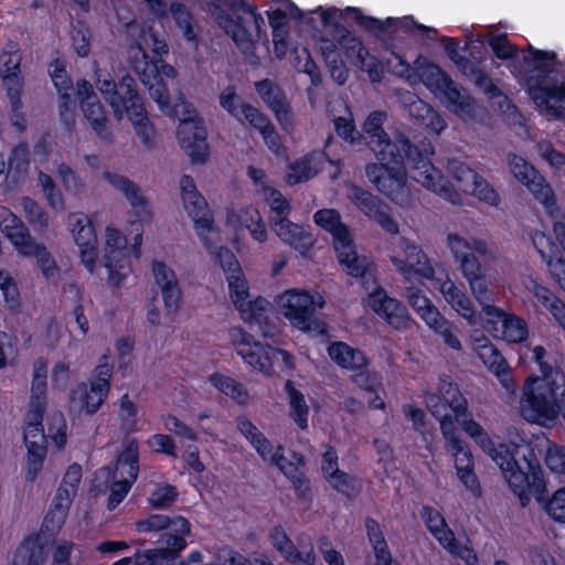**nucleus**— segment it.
<instances>
[{"label":"nucleus","instance_id":"49","mask_svg":"<svg viewBox=\"0 0 565 565\" xmlns=\"http://www.w3.org/2000/svg\"><path fill=\"white\" fill-rule=\"evenodd\" d=\"M461 74L469 78L489 98L501 96V89L492 82L490 75L478 65V62L472 61L470 66L465 68Z\"/></svg>","mask_w":565,"mask_h":565},{"label":"nucleus","instance_id":"39","mask_svg":"<svg viewBox=\"0 0 565 565\" xmlns=\"http://www.w3.org/2000/svg\"><path fill=\"white\" fill-rule=\"evenodd\" d=\"M248 111H252V114H254L250 115L252 117H254V120L248 126L259 131L264 139V142L274 154H285L287 151L286 147L269 117L263 114L260 110H254L252 108H248Z\"/></svg>","mask_w":565,"mask_h":565},{"label":"nucleus","instance_id":"22","mask_svg":"<svg viewBox=\"0 0 565 565\" xmlns=\"http://www.w3.org/2000/svg\"><path fill=\"white\" fill-rule=\"evenodd\" d=\"M67 220L74 241L79 248L82 263L88 271L93 273L98 257V238L94 224L84 213H71Z\"/></svg>","mask_w":565,"mask_h":565},{"label":"nucleus","instance_id":"5","mask_svg":"<svg viewBox=\"0 0 565 565\" xmlns=\"http://www.w3.org/2000/svg\"><path fill=\"white\" fill-rule=\"evenodd\" d=\"M313 222L332 236L333 248L342 270L360 281L367 290L376 284V267L366 256L358 255L351 231L335 209H321L313 214Z\"/></svg>","mask_w":565,"mask_h":565},{"label":"nucleus","instance_id":"16","mask_svg":"<svg viewBox=\"0 0 565 565\" xmlns=\"http://www.w3.org/2000/svg\"><path fill=\"white\" fill-rule=\"evenodd\" d=\"M177 76L175 68L162 60L146 63L140 79L148 88L150 97L158 104L161 111L171 116L177 115V109L170 105L169 81Z\"/></svg>","mask_w":565,"mask_h":565},{"label":"nucleus","instance_id":"23","mask_svg":"<svg viewBox=\"0 0 565 565\" xmlns=\"http://www.w3.org/2000/svg\"><path fill=\"white\" fill-rule=\"evenodd\" d=\"M285 317L292 327L310 331L315 322L316 303L313 297L305 290L291 289L281 297Z\"/></svg>","mask_w":565,"mask_h":565},{"label":"nucleus","instance_id":"19","mask_svg":"<svg viewBox=\"0 0 565 565\" xmlns=\"http://www.w3.org/2000/svg\"><path fill=\"white\" fill-rule=\"evenodd\" d=\"M510 170L514 178L525 185L534 199L552 212L556 207V196L545 178L524 158L513 154L510 160Z\"/></svg>","mask_w":565,"mask_h":565},{"label":"nucleus","instance_id":"50","mask_svg":"<svg viewBox=\"0 0 565 565\" xmlns=\"http://www.w3.org/2000/svg\"><path fill=\"white\" fill-rule=\"evenodd\" d=\"M544 484L546 486L545 476L543 475ZM546 488L543 490L540 500L535 498L539 503L544 504V510L547 515L557 523H565V488L557 489L550 499H546Z\"/></svg>","mask_w":565,"mask_h":565},{"label":"nucleus","instance_id":"3","mask_svg":"<svg viewBox=\"0 0 565 565\" xmlns=\"http://www.w3.org/2000/svg\"><path fill=\"white\" fill-rule=\"evenodd\" d=\"M96 86L106 103L113 108L116 119L124 116L131 122L135 134L147 149L156 143V129L145 108L134 77L126 74L116 82L111 74L105 71L96 72Z\"/></svg>","mask_w":565,"mask_h":565},{"label":"nucleus","instance_id":"11","mask_svg":"<svg viewBox=\"0 0 565 565\" xmlns=\"http://www.w3.org/2000/svg\"><path fill=\"white\" fill-rule=\"evenodd\" d=\"M426 407L431 415L439 420L440 430L455 429V419L467 417L468 402L461 393L459 385L450 381L449 376H440L437 393H426L424 396Z\"/></svg>","mask_w":565,"mask_h":565},{"label":"nucleus","instance_id":"13","mask_svg":"<svg viewBox=\"0 0 565 565\" xmlns=\"http://www.w3.org/2000/svg\"><path fill=\"white\" fill-rule=\"evenodd\" d=\"M181 196L184 210L194 223V228L203 245L210 250L213 247L207 233L215 231L214 216L205 198L198 191L191 175L183 174L180 179Z\"/></svg>","mask_w":565,"mask_h":565},{"label":"nucleus","instance_id":"36","mask_svg":"<svg viewBox=\"0 0 565 565\" xmlns=\"http://www.w3.org/2000/svg\"><path fill=\"white\" fill-rule=\"evenodd\" d=\"M419 514L428 532L441 547L444 544L449 546L452 544L455 533L439 510L425 504L422 507Z\"/></svg>","mask_w":565,"mask_h":565},{"label":"nucleus","instance_id":"38","mask_svg":"<svg viewBox=\"0 0 565 565\" xmlns=\"http://www.w3.org/2000/svg\"><path fill=\"white\" fill-rule=\"evenodd\" d=\"M45 558V546L39 534L25 536L17 547L12 565H42Z\"/></svg>","mask_w":565,"mask_h":565},{"label":"nucleus","instance_id":"64","mask_svg":"<svg viewBox=\"0 0 565 565\" xmlns=\"http://www.w3.org/2000/svg\"><path fill=\"white\" fill-rule=\"evenodd\" d=\"M105 267L108 270V282L114 287H119L127 278L131 263L128 257L105 259Z\"/></svg>","mask_w":565,"mask_h":565},{"label":"nucleus","instance_id":"62","mask_svg":"<svg viewBox=\"0 0 565 565\" xmlns=\"http://www.w3.org/2000/svg\"><path fill=\"white\" fill-rule=\"evenodd\" d=\"M488 45L498 60L509 61L518 56L519 49L511 43L507 33L492 35L488 41Z\"/></svg>","mask_w":565,"mask_h":565},{"label":"nucleus","instance_id":"46","mask_svg":"<svg viewBox=\"0 0 565 565\" xmlns=\"http://www.w3.org/2000/svg\"><path fill=\"white\" fill-rule=\"evenodd\" d=\"M523 61L539 73L536 76H544V81H548V76L555 72L557 54L554 51L539 50L530 44Z\"/></svg>","mask_w":565,"mask_h":565},{"label":"nucleus","instance_id":"59","mask_svg":"<svg viewBox=\"0 0 565 565\" xmlns=\"http://www.w3.org/2000/svg\"><path fill=\"white\" fill-rule=\"evenodd\" d=\"M343 41L342 51L348 60H350L354 65L364 68L366 57L369 56L367 49L363 45L362 41L352 35L349 31L347 38L340 39Z\"/></svg>","mask_w":565,"mask_h":565},{"label":"nucleus","instance_id":"45","mask_svg":"<svg viewBox=\"0 0 565 565\" xmlns=\"http://www.w3.org/2000/svg\"><path fill=\"white\" fill-rule=\"evenodd\" d=\"M209 382L222 394L228 396L238 405H246L249 393L245 385L237 380L215 372L209 376Z\"/></svg>","mask_w":565,"mask_h":565},{"label":"nucleus","instance_id":"35","mask_svg":"<svg viewBox=\"0 0 565 565\" xmlns=\"http://www.w3.org/2000/svg\"><path fill=\"white\" fill-rule=\"evenodd\" d=\"M85 119L89 122L97 137L105 143L114 142V134L104 106L98 98L93 102L85 100L81 106Z\"/></svg>","mask_w":565,"mask_h":565},{"label":"nucleus","instance_id":"43","mask_svg":"<svg viewBox=\"0 0 565 565\" xmlns=\"http://www.w3.org/2000/svg\"><path fill=\"white\" fill-rule=\"evenodd\" d=\"M284 391L289 399V417L300 430H307L310 409L305 395L295 386L291 380L286 381Z\"/></svg>","mask_w":565,"mask_h":565},{"label":"nucleus","instance_id":"32","mask_svg":"<svg viewBox=\"0 0 565 565\" xmlns=\"http://www.w3.org/2000/svg\"><path fill=\"white\" fill-rule=\"evenodd\" d=\"M328 354L338 366L348 371H363L370 364V360L362 350L342 341L332 342L328 347Z\"/></svg>","mask_w":565,"mask_h":565},{"label":"nucleus","instance_id":"54","mask_svg":"<svg viewBox=\"0 0 565 565\" xmlns=\"http://www.w3.org/2000/svg\"><path fill=\"white\" fill-rule=\"evenodd\" d=\"M290 457L291 460H288L284 456V447L278 445L275 454L271 456V463L275 465L282 475L305 473L302 470L306 466L305 456L299 451L292 450Z\"/></svg>","mask_w":565,"mask_h":565},{"label":"nucleus","instance_id":"26","mask_svg":"<svg viewBox=\"0 0 565 565\" xmlns=\"http://www.w3.org/2000/svg\"><path fill=\"white\" fill-rule=\"evenodd\" d=\"M386 120V113L382 110L372 111L363 124V131L369 137V145L375 154H379V150L383 152L391 151L386 145H395L398 149L406 148L412 149L415 145L404 134L398 132L392 140L383 128Z\"/></svg>","mask_w":565,"mask_h":565},{"label":"nucleus","instance_id":"18","mask_svg":"<svg viewBox=\"0 0 565 565\" xmlns=\"http://www.w3.org/2000/svg\"><path fill=\"white\" fill-rule=\"evenodd\" d=\"M345 13L356 25L375 35L383 34L387 29L396 26L407 34L418 31L422 36L430 40H433V36H430L431 33L437 34L436 29L416 22L412 15H406L401 19L386 18L385 20H381L379 18L364 14L358 7H347Z\"/></svg>","mask_w":565,"mask_h":565},{"label":"nucleus","instance_id":"14","mask_svg":"<svg viewBox=\"0 0 565 565\" xmlns=\"http://www.w3.org/2000/svg\"><path fill=\"white\" fill-rule=\"evenodd\" d=\"M481 305V313L478 316L476 312V320L472 324H476L480 317L484 321L483 327L494 338L502 339L509 343H521L527 339L529 328L523 318L515 313L507 312L494 305Z\"/></svg>","mask_w":565,"mask_h":565},{"label":"nucleus","instance_id":"1","mask_svg":"<svg viewBox=\"0 0 565 565\" xmlns=\"http://www.w3.org/2000/svg\"><path fill=\"white\" fill-rule=\"evenodd\" d=\"M386 147L391 151L379 150V154H375L379 163H370L365 168L366 177L381 193L392 202L399 203L405 192L409 170L414 181L455 202L454 196L458 194L430 160L435 151L428 138L419 139L412 149L403 148L402 150L395 145H386Z\"/></svg>","mask_w":565,"mask_h":565},{"label":"nucleus","instance_id":"24","mask_svg":"<svg viewBox=\"0 0 565 565\" xmlns=\"http://www.w3.org/2000/svg\"><path fill=\"white\" fill-rule=\"evenodd\" d=\"M273 2L276 7H271L266 14L268 17L269 26L271 28L275 50H282L284 53L288 45L290 20H301L303 13L291 0H273Z\"/></svg>","mask_w":565,"mask_h":565},{"label":"nucleus","instance_id":"2","mask_svg":"<svg viewBox=\"0 0 565 565\" xmlns=\"http://www.w3.org/2000/svg\"><path fill=\"white\" fill-rule=\"evenodd\" d=\"M456 420L463 431L499 466L510 489L519 498L522 507L530 503L531 494L540 500L545 484L540 461L542 450L536 444L521 438L519 443L509 441L495 446L493 439L472 418L469 411L467 417H460Z\"/></svg>","mask_w":565,"mask_h":565},{"label":"nucleus","instance_id":"6","mask_svg":"<svg viewBox=\"0 0 565 565\" xmlns=\"http://www.w3.org/2000/svg\"><path fill=\"white\" fill-rule=\"evenodd\" d=\"M399 270L406 278H409L411 275H416L430 280L433 288L440 291L446 302L459 316L470 323L475 322L476 308L470 297L447 275H445V278L437 277L430 259L419 246L415 244L407 245L405 260L402 262Z\"/></svg>","mask_w":565,"mask_h":565},{"label":"nucleus","instance_id":"8","mask_svg":"<svg viewBox=\"0 0 565 565\" xmlns=\"http://www.w3.org/2000/svg\"><path fill=\"white\" fill-rule=\"evenodd\" d=\"M448 246L456 262L460 264V270L468 280L476 299L483 303L490 299V279L487 275V266L480 258L488 254V245L483 239L467 241L458 234L448 235Z\"/></svg>","mask_w":565,"mask_h":565},{"label":"nucleus","instance_id":"47","mask_svg":"<svg viewBox=\"0 0 565 565\" xmlns=\"http://www.w3.org/2000/svg\"><path fill=\"white\" fill-rule=\"evenodd\" d=\"M169 10L185 41L196 45L199 43L198 25L192 12L181 2H171Z\"/></svg>","mask_w":565,"mask_h":565},{"label":"nucleus","instance_id":"63","mask_svg":"<svg viewBox=\"0 0 565 565\" xmlns=\"http://www.w3.org/2000/svg\"><path fill=\"white\" fill-rule=\"evenodd\" d=\"M469 192L490 206L497 207L501 202L498 191L481 175H478V180L473 181Z\"/></svg>","mask_w":565,"mask_h":565},{"label":"nucleus","instance_id":"44","mask_svg":"<svg viewBox=\"0 0 565 565\" xmlns=\"http://www.w3.org/2000/svg\"><path fill=\"white\" fill-rule=\"evenodd\" d=\"M3 212L9 213L10 218L6 220L2 231L15 249L23 255L24 252L31 248L36 242L32 238L29 228L19 217L11 214L7 209H3Z\"/></svg>","mask_w":565,"mask_h":565},{"label":"nucleus","instance_id":"29","mask_svg":"<svg viewBox=\"0 0 565 565\" xmlns=\"http://www.w3.org/2000/svg\"><path fill=\"white\" fill-rule=\"evenodd\" d=\"M252 338L253 337L250 334L243 333L242 345L237 352L243 358L245 363L250 365L254 370H257L266 375H270L274 372V360L278 354L287 353L268 344L250 342Z\"/></svg>","mask_w":565,"mask_h":565},{"label":"nucleus","instance_id":"58","mask_svg":"<svg viewBox=\"0 0 565 565\" xmlns=\"http://www.w3.org/2000/svg\"><path fill=\"white\" fill-rule=\"evenodd\" d=\"M118 418L120 422V428L127 433H135L138 423V407L135 402L129 398V395L125 393L119 399V412Z\"/></svg>","mask_w":565,"mask_h":565},{"label":"nucleus","instance_id":"55","mask_svg":"<svg viewBox=\"0 0 565 565\" xmlns=\"http://www.w3.org/2000/svg\"><path fill=\"white\" fill-rule=\"evenodd\" d=\"M179 492L175 486L170 483H159L151 491L148 503L156 510H166L172 507L178 500Z\"/></svg>","mask_w":565,"mask_h":565},{"label":"nucleus","instance_id":"17","mask_svg":"<svg viewBox=\"0 0 565 565\" xmlns=\"http://www.w3.org/2000/svg\"><path fill=\"white\" fill-rule=\"evenodd\" d=\"M348 199L369 220L375 222L391 235L398 234L399 226L391 215L390 206L377 195L352 183L348 186Z\"/></svg>","mask_w":565,"mask_h":565},{"label":"nucleus","instance_id":"53","mask_svg":"<svg viewBox=\"0 0 565 565\" xmlns=\"http://www.w3.org/2000/svg\"><path fill=\"white\" fill-rule=\"evenodd\" d=\"M266 200L270 207L271 226H275L277 223H282L285 220H289L288 216L291 212L289 200L286 199L279 190L271 186L266 189Z\"/></svg>","mask_w":565,"mask_h":565},{"label":"nucleus","instance_id":"25","mask_svg":"<svg viewBox=\"0 0 565 565\" xmlns=\"http://www.w3.org/2000/svg\"><path fill=\"white\" fill-rule=\"evenodd\" d=\"M255 90L264 104L273 111L281 129L287 132L292 130V110L285 90L269 78L256 82Z\"/></svg>","mask_w":565,"mask_h":565},{"label":"nucleus","instance_id":"61","mask_svg":"<svg viewBox=\"0 0 565 565\" xmlns=\"http://www.w3.org/2000/svg\"><path fill=\"white\" fill-rule=\"evenodd\" d=\"M23 256H34L36 258L38 266L45 278L52 277L57 270L56 263L44 244L35 243L31 248L24 252Z\"/></svg>","mask_w":565,"mask_h":565},{"label":"nucleus","instance_id":"34","mask_svg":"<svg viewBox=\"0 0 565 565\" xmlns=\"http://www.w3.org/2000/svg\"><path fill=\"white\" fill-rule=\"evenodd\" d=\"M139 444L136 438L129 439L116 459L111 471L113 478L136 481L139 475Z\"/></svg>","mask_w":565,"mask_h":565},{"label":"nucleus","instance_id":"33","mask_svg":"<svg viewBox=\"0 0 565 565\" xmlns=\"http://www.w3.org/2000/svg\"><path fill=\"white\" fill-rule=\"evenodd\" d=\"M278 237L300 254L306 255L313 246L312 234L303 226L285 220L273 226Z\"/></svg>","mask_w":565,"mask_h":565},{"label":"nucleus","instance_id":"56","mask_svg":"<svg viewBox=\"0 0 565 565\" xmlns=\"http://www.w3.org/2000/svg\"><path fill=\"white\" fill-rule=\"evenodd\" d=\"M7 96L10 102V120L11 125L18 131L23 132L26 129L28 120L23 113L22 89L21 87H8Z\"/></svg>","mask_w":565,"mask_h":565},{"label":"nucleus","instance_id":"51","mask_svg":"<svg viewBox=\"0 0 565 565\" xmlns=\"http://www.w3.org/2000/svg\"><path fill=\"white\" fill-rule=\"evenodd\" d=\"M327 482L337 492L352 498L359 494L362 489L361 480L341 469L332 471L331 475L327 476Z\"/></svg>","mask_w":565,"mask_h":565},{"label":"nucleus","instance_id":"48","mask_svg":"<svg viewBox=\"0 0 565 565\" xmlns=\"http://www.w3.org/2000/svg\"><path fill=\"white\" fill-rule=\"evenodd\" d=\"M26 460H25V480L34 482L43 469L44 461L47 455L46 443H32L25 444Z\"/></svg>","mask_w":565,"mask_h":565},{"label":"nucleus","instance_id":"41","mask_svg":"<svg viewBox=\"0 0 565 565\" xmlns=\"http://www.w3.org/2000/svg\"><path fill=\"white\" fill-rule=\"evenodd\" d=\"M415 73L419 81L433 93H437L450 82V76L438 64L422 56L415 61Z\"/></svg>","mask_w":565,"mask_h":565},{"label":"nucleus","instance_id":"15","mask_svg":"<svg viewBox=\"0 0 565 565\" xmlns=\"http://www.w3.org/2000/svg\"><path fill=\"white\" fill-rule=\"evenodd\" d=\"M446 440V449L455 458V468L459 481L475 499L482 497V488L475 471V459L468 445L457 435L455 429L441 431Z\"/></svg>","mask_w":565,"mask_h":565},{"label":"nucleus","instance_id":"57","mask_svg":"<svg viewBox=\"0 0 565 565\" xmlns=\"http://www.w3.org/2000/svg\"><path fill=\"white\" fill-rule=\"evenodd\" d=\"M315 12H319L321 23L324 28H331V32H334L339 35L340 39L347 38V34H349V30L339 22L340 18H344L345 20H350L348 18L345 10L341 11L335 7L331 8H323L319 6ZM351 21H353L351 19Z\"/></svg>","mask_w":565,"mask_h":565},{"label":"nucleus","instance_id":"27","mask_svg":"<svg viewBox=\"0 0 565 565\" xmlns=\"http://www.w3.org/2000/svg\"><path fill=\"white\" fill-rule=\"evenodd\" d=\"M152 273L154 281L161 291L164 309L168 315H175L182 303L183 291L174 270L164 262L153 260Z\"/></svg>","mask_w":565,"mask_h":565},{"label":"nucleus","instance_id":"30","mask_svg":"<svg viewBox=\"0 0 565 565\" xmlns=\"http://www.w3.org/2000/svg\"><path fill=\"white\" fill-rule=\"evenodd\" d=\"M268 539L273 547L292 565H316L317 555L311 542L308 550L300 552L288 536L282 525L278 524L269 530Z\"/></svg>","mask_w":565,"mask_h":565},{"label":"nucleus","instance_id":"9","mask_svg":"<svg viewBox=\"0 0 565 565\" xmlns=\"http://www.w3.org/2000/svg\"><path fill=\"white\" fill-rule=\"evenodd\" d=\"M226 280L231 300L248 328L264 338L275 337L277 326L269 317L268 301L263 297L247 300L249 287L243 269L228 274Z\"/></svg>","mask_w":565,"mask_h":565},{"label":"nucleus","instance_id":"60","mask_svg":"<svg viewBox=\"0 0 565 565\" xmlns=\"http://www.w3.org/2000/svg\"><path fill=\"white\" fill-rule=\"evenodd\" d=\"M0 74L2 76L3 82L8 87H21L22 78L20 76V61L19 58L13 60V55L11 54H2L0 57Z\"/></svg>","mask_w":565,"mask_h":565},{"label":"nucleus","instance_id":"31","mask_svg":"<svg viewBox=\"0 0 565 565\" xmlns=\"http://www.w3.org/2000/svg\"><path fill=\"white\" fill-rule=\"evenodd\" d=\"M136 530L139 533L170 530L162 533L159 540H164L168 535H181L185 539L191 533V523L182 515L150 514L148 518L137 521Z\"/></svg>","mask_w":565,"mask_h":565},{"label":"nucleus","instance_id":"52","mask_svg":"<svg viewBox=\"0 0 565 565\" xmlns=\"http://www.w3.org/2000/svg\"><path fill=\"white\" fill-rule=\"evenodd\" d=\"M447 172L456 181L458 188L466 193H469L471 184L478 180V172L469 167L466 162L458 159H448L446 166Z\"/></svg>","mask_w":565,"mask_h":565},{"label":"nucleus","instance_id":"21","mask_svg":"<svg viewBox=\"0 0 565 565\" xmlns=\"http://www.w3.org/2000/svg\"><path fill=\"white\" fill-rule=\"evenodd\" d=\"M526 92L534 104L557 119L565 117L564 108L554 106L551 99L565 100V76L558 83L555 78L544 81V76H529L525 82Z\"/></svg>","mask_w":565,"mask_h":565},{"label":"nucleus","instance_id":"37","mask_svg":"<svg viewBox=\"0 0 565 565\" xmlns=\"http://www.w3.org/2000/svg\"><path fill=\"white\" fill-rule=\"evenodd\" d=\"M322 153L308 152L288 166L286 182L289 185L303 183L312 179L320 171V157Z\"/></svg>","mask_w":565,"mask_h":565},{"label":"nucleus","instance_id":"40","mask_svg":"<svg viewBox=\"0 0 565 565\" xmlns=\"http://www.w3.org/2000/svg\"><path fill=\"white\" fill-rule=\"evenodd\" d=\"M220 106L233 118L237 119L242 124L249 125L254 117L252 111H248V108L254 110H259L255 106L245 103L242 97L236 93L235 86H226L218 96Z\"/></svg>","mask_w":565,"mask_h":565},{"label":"nucleus","instance_id":"7","mask_svg":"<svg viewBox=\"0 0 565 565\" xmlns=\"http://www.w3.org/2000/svg\"><path fill=\"white\" fill-rule=\"evenodd\" d=\"M207 8L216 24L232 39L235 45L247 53L254 49L255 42L248 29L247 20L239 12L247 14L259 28L264 19L257 6L248 0H211Z\"/></svg>","mask_w":565,"mask_h":565},{"label":"nucleus","instance_id":"20","mask_svg":"<svg viewBox=\"0 0 565 565\" xmlns=\"http://www.w3.org/2000/svg\"><path fill=\"white\" fill-rule=\"evenodd\" d=\"M366 306L395 330H407L413 322L406 306L390 297L382 286H376L367 295Z\"/></svg>","mask_w":565,"mask_h":565},{"label":"nucleus","instance_id":"42","mask_svg":"<svg viewBox=\"0 0 565 565\" xmlns=\"http://www.w3.org/2000/svg\"><path fill=\"white\" fill-rule=\"evenodd\" d=\"M476 352L488 370L497 377L501 379L510 374V366L505 358L489 339L478 340Z\"/></svg>","mask_w":565,"mask_h":565},{"label":"nucleus","instance_id":"4","mask_svg":"<svg viewBox=\"0 0 565 565\" xmlns=\"http://www.w3.org/2000/svg\"><path fill=\"white\" fill-rule=\"evenodd\" d=\"M104 179L109 182L116 190L120 191L130 205L139 210L136 217L128 222L126 227L127 235H122L116 227H106V247L105 259H115L119 257H131L139 259L141 256V244L143 236V222L139 216V212H145L148 202L142 195L140 188L125 175L106 171Z\"/></svg>","mask_w":565,"mask_h":565},{"label":"nucleus","instance_id":"28","mask_svg":"<svg viewBox=\"0 0 565 565\" xmlns=\"http://www.w3.org/2000/svg\"><path fill=\"white\" fill-rule=\"evenodd\" d=\"M164 547L138 551L134 555L136 565H178L180 553L188 546V542L181 535H168L161 540Z\"/></svg>","mask_w":565,"mask_h":565},{"label":"nucleus","instance_id":"12","mask_svg":"<svg viewBox=\"0 0 565 565\" xmlns=\"http://www.w3.org/2000/svg\"><path fill=\"white\" fill-rule=\"evenodd\" d=\"M182 108L184 116L177 127L178 141L192 163H204L209 159L205 122L191 104H184Z\"/></svg>","mask_w":565,"mask_h":565},{"label":"nucleus","instance_id":"10","mask_svg":"<svg viewBox=\"0 0 565 565\" xmlns=\"http://www.w3.org/2000/svg\"><path fill=\"white\" fill-rule=\"evenodd\" d=\"M114 367L110 355L103 354L92 371L89 382H78L70 390L68 402L85 415H95L110 393Z\"/></svg>","mask_w":565,"mask_h":565}]
</instances>
